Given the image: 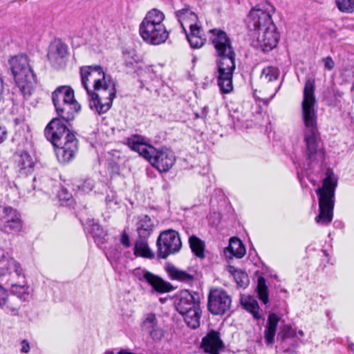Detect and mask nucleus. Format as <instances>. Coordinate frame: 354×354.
I'll list each match as a JSON object with an SVG mask.
<instances>
[{"mask_svg":"<svg viewBox=\"0 0 354 354\" xmlns=\"http://www.w3.org/2000/svg\"><path fill=\"white\" fill-rule=\"evenodd\" d=\"M315 89V80L307 79L304 88L301 116L304 124L303 133L306 156L310 163L323 161L325 157L317 127Z\"/></svg>","mask_w":354,"mask_h":354,"instance_id":"nucleus-1","label":"nucleus"},{"mask_svg":"<svg viewBox=\"0 0 354 354\" xmlns=\"http://www.w3.org/2000/svg\"><path fill=\"white\" fill-rule=\"evenodd\" d=\"M210 39L216 53L217 82L220 90L229 93L233 89L232 77L235 70V53L226 32L220 29L209 30Z\"/></svg>","mask_w":354,"mask_h":354,"instance_id":"nucleus-2","label":"nucleus"},{"mask_svg":"<svg viewBox=\"0 0 354 354\" xmlns=\"http://www.w3.org/2000/svg\"><path fill=\"white\" fill-rule=\"evenodd\" d=\"M44 133L54 146L59 162L64 164L74 158L77 150V140L59 118H53L46 126Z\"/></svg>","mask_w":354,"mask_h":354,"instance_id":"nucleus-3","label":"nucleus"},{"mask_svg":"<svg viewBox=\"0 0 354 354\" xmlns=\"http://www.w3.org/2000/svg\"><path fill=\"white\" fill-rule=\"evenodd\" d=\"M126 144L133 151L148 160L160 172L169 171L174 165L176 158L174 153L168 149L156 150L146 144V140L140 135L128 138Z\"/></svg>","mask_w":354,"mask_h":354,"instance_id":"nucleus-4","label":"nucleus"},{"mask_svg":"<svg viewBox=\"0 0 354 354\" xmlns=\"http://www.w3.org/2000/svg\"><path fill=\"white\" fill-rule=\"evenodd\" d=\"M90 76L93 79V89L96 92H90L93 102V106L98 114L105 113L112 106L115 97V89L114 86L111 88V81L106 80L105 73L100 66H90Z\"/></svg>","mask_w":354,"mask_h":354,"instance_id":"nucleus-5","label":"nucleus"},{"mask_svg":"<svg viewBox=\"0 0 354 354\" xmlns=\"http://www.w3.org/2000/svg\"><path fill=\"white\" fill-rule=\"evenodd\" d=\"M337 185V177L328 169L323 185L316 190L319 196V214L315 217L317 223L328 225L333 220L335 203V190Z\"/></svg>","mask_w":354,"mask_h":354,"instance_id":"nucleus-6","label":"nucleus"},{"mask_svg":"<svg viewBox=\"0 0 354 354\" xmlns=\"http://www.w3.org/2000/svg\"><path fill=\"white\" fill-rule=\"evenodd\" d=\"M165 14L158 9L149 11L140 25V34L145 41L153 45L164 43L169 37L163 21Z\"/></svg>","mask_w":354,"mask_h":354,"instance_id":"nucleus-7","label":"nucleus"},{"mask_svg":"<svg viewBox=\"0 0 354 354\" xmlns=\"http://www.w3.org/2000/svg\"><path fill=\"white\" fill-rule=\"evenodd\" d=\"M10 64L17 87L24 97L28 98L36 84V77L29 66L28 57L24 55L15 56L10 59Z\"/></svg>","mask_w":354,"mask_h":354,"instance_id":"nucleus-8","label":"nucleus"},{"mask_svg":"<svg viewBox=\"0 0 354 354\" xmlns=\"http://www.w3.org/2000/svg\"><path fill=\"white\" fill-rule=\"evenodd\" d=\"M158 255L162 259L178 252L182 246L179 234L174 230L160 232L157 241Z\"/></svg>","mask_w":354,"mask_h":354,"instance_id":"nucleus-9","label":"nucleus"},{"mask_svg":"<svg viewBox=\"0 0 354 354\" xmlns=\"http://www.w3.org/2000/svg\"><path fill=\"white\" fill-rule=\"evenodd\" d=\"M272 8L270 4H259L251 10L248 17V26L254 32L271 26H275L272 20L270 12Z\"/></svg>","mask_w":354,"mask_h":354,"instance_id":"nucleus-10","label":"nucleus"},{"mask_svg":"<svg viewBox=\"0 0 354 354\" xmlns=\"http://www.w3.org/2000/svg\"><path fill=\"white\" fill-rule=\"evenodd\" d=\"M232 304L230 296L221 288L210 290L208 296L207 307L213 315H223L230 310Z\"/></svg>","mask_w":354,"mask_h":354,"instance_id":"nucleus-11","label":"nucleus"},{"mask_svg":"<svg viewBox=\"0 0 354 354\" xmlns=\"http://www.w3.org/2000/svg\"><path fill=\"white\" fill-rule=\"evenodd\" d=\"M254 46L262 51H270L274 49L279 40V34L275 26L258 30L254 32Z\"/></svg>","mask_w":354,"mask_h":354,"instance_id":"nucleus-12","label":"nucleus"},{"mask_svg":"<svg viewBox=\"0 0 354 354\" xmlns=\"http://www.w3.org/2000/svg\"><path fill=\"white\" fill-rule=\"evenodd\" d=\"M199 306L200 295L197 292L183 290L175 297V306L180 314L185 313L187 310Z\"/></svg>","mask_w":354,"mask_h":354,"instance_id":"nucleus-13","label":"nucleus"},{"mask_svg":"<svg viewBox=\"0 0 354 354\" xmlns=\"http://www.w3.org/2000/svg\"><path fill=\"white\" fill-rule=\"evenodd\" d=\"M68 55L66 44L61 41H55L50 46L47 56L54 68H60L65 66Z\"/></svg>","mask_w":354,"mask_h":354,"instance_id":"nucleus-14","label":"nucleus"},{"mask_svg":"<svg viewBox=\"0 0 354 354\" xmlns=\"http://www.w3.org/2000/svg\"><path fill=\"white\" fill-rule=\"evenodd\" d=\"M142 332L148 334L154 341H160L164 336V330L154 313L146 315L141 324Z\"/></svg>","mask_w":354,"mask_h":354,"instance_id":"nucleus-15","label":"nucleus"},{"mask_svg":"<svg viewBox=\"0 0 354 354\" xmlns=\"http://www.w3.org/2000/svg\"><path fill=\"white\" fill-rule=\"evenodd\" d=\"M140 274L141 277H140L139 279L145 281L158 293L169 292L174 289L169 282L163 280L161 277L147 270H141Z\"/></svg>","mask_w":354,"mask_h":354,"instance_id":"nucleus-16","label":"nucleus"},{"mask_svg":"<svg viewBox=\"0 0 354 354\" xmlns=\"http://www.w3.org/2000/svg\"><path fill=\"white\" fill-rule=\"evenodd\" d=\"M74 90L70 86H59L52 93L54 107L75 100Z\"/></svg>","mask_w":354,"mask_h":354,"instance_id":"nucleus-17","label":"nucleus"},{"mask_svg":"<svg viewBox=\"0 0 354 354\" xmlns=\"http://www.w3.org/2000/svg\"><path fill=\"white\" fill-rule=\"evenodd\" d=\"M201 346L207 353L218 354L219 351L223 348V344L220 338L219 333L212 331L203 338Z\"/></svg>","mask_w":354,"mask_h":354,"instance_id":"nucleus-18","label":"nucleus"},{"mask_svg":"<svg viewBox=\"0 0 354 354\" xmlns=\"http://www.w3.org/2000/svg\"><path fill=\"white\" fill-rule=\"evenodd\" d=\"M176 16L180 23L184 32L187 28H190L200 24L198 15L189 8H185L176 12Z\"/></svg>","mask_w":354,"mask_h":354,"instance_id":"nucleus-19","label":"nucleus"},{"mask_svg":"<svg viewBox=\"0 0 354 354\" xmlns=\"http://www.w3.org/2000/svg\"><path fill=\"white\" fill-rule=\"evenodd\" d=\"M57 114L65 121H71L81 110V105L75 100L55 107Z\"/></svg>","mask_w":354,"mask_h":354,"instance_id":"nucleus-20","label":"nucleus"},{"mask_svg":"<svg viewBox=\"0 0 354 354\" xmlns=\"http://www.w3.org/2000/svg\"><path fill=\"white\" fill-rule=\"evenodd\" d=\"M189 32L186 30L185 35L192 48H199L202 47L205 41V38L201 24L189 28Z\"/></svg>","mask_w":354,"mask_h":354,"instance_id":"nucleus-21","label":"nucleus"},{"mask_svg":"<svg viewBox=\"0 0 354 354\" xmlns=\"http://www.w3.org/2000/svg\"><path fill=\"white\" fill-rule=\"evenodd\" d=\"M14 272L17 276H21L22 269L18 262L14 259L2 255L0 258V276L11 274Z\"/></svg>","mask_w":354,"mask_h":354,"instance_id":"nucleus-22","label":"nucleus"},{"mask_svg":"<svg viewBox=\"0 0 354 354\" xmlns=\"http://www.w3.org/2000/svg\"><path fill=\"white\" fill-rule=\"evenodd\" d=\"M155 230V225L152 219L147 215L138 217L136 231L138 237L149 239Z\"/></svg>","mask_w":354,"mask_h":354,"instance_id":"nucleus-23","label":"nucleus"},{"mask_svg":"<svg viewBox=\"0 0 354 354\" xmlns=\"http://www.w3.org/2000/svg\"><path fill=\"white\" fill-rule=\"evenodd\" d=\"M279 317L275 313H270L268 318V323L264 332L265 341L267 344H272L274 341L277 327Z\"/></svg>","mask_w":354,"mask_h":354,"instance_id":"nucleus-24","label":"nucleus"},{"mask_svg":"<svg viewBox=\"0 0 354 354\" xmlns=\"http://www.w3.org/2000/svg\"><path fill=\"white\" fill-rule=\"evenodd\" d=\"M201 313L202 310L199 306L188 310L185 313H181L180 315H183L184 321L189 327L196 329L200 326Z\"/></svg>","mask_w":354,"mask_h":354,"instance_id":"nucleus-25","label":"nucleus"},{"mask_svg":"<svg viewBox=\"0 0 354 354\" xmlns=\"http://www.w3.org/2000/svg\"><path fill=\"white\" fill-rule=\"evenodd\" d=\"M241 304L247 311L252 315L255 319L259 320L261 318L259 312V304L254 297L248 295H243L241 298Z\"/></svg>","mask_w":354,"mask_h":354,"instance_id":"nucleus-26","label":"nucleus"},{"mask_svg":"<svg viewBox=\"0 0 354 354\" xmlns=\"http://www.w3.org/2000/svg\"><path fill=\"white\" fill-rule=\"evenodd\" d=\"M165 269L172 280L189 282L193 279V276L184 270L177 268L171 263L165 266Z\"/></svg>","mask_w":354,"mask_h":354,"instance_id":"nucleus-27","label":"nucleus"},{"mask_svg":"<svg viewBox=\"0 0 354 354\" xmlns=\"http://www.w3.org/2000/svg\"><path fill=\"white\" fill-rule=\"evenodd\" d=\"M16 161L20 171H23L24 174L30 172L35 163V158L25 151L18 156Z\"/></svg>","mask_w":354,"mask_h":354,"instance_id":"nucleus-28","label":"nucleus"},{"mask_svg":"<svg viewBox=\"0 0 354 354\" xmlns=\"http://www.w3.org/2000/svg\"><path fill=\"white\" fill-rule=\"evenodd\" d=\"M148 239L138 237L135 243L134 254L145 258L152 259L154 257L153 252L149 248Z\"/></svg>","mask_w":354,"mask_h":354,"instance_id":"nucleus-29","label":"nucleus"},{"mask_svg":"<svg viewBox=\"0 0 354 354\" xmlns=\"http://www.w3.org/2000/svg\"><path fill=\"white\" fill-rule=\"evenodd\" d=\"M3 229L7 232L10 230L15 233L19 232L22 230V221L20 218V215L16 209H15V214H11L10 217L6 219Z\"/></svg>","mask_w":354,"mask_h":354,"instance_id":"nucleus-30","label":"nucleus"},{"mask_svg":"<svg viewBox=\"0 0 354 354\" xmlns=\"http://www.w3.org/2000/svg\"><path fill=\"white\" fill-rule=\"evenodd\" d=\"M225 252H230L232 256L236 258H242L246 252L245 248L242 241L235 237L230 239L229 246Z\"/></svg>","mask_w":354,"mask_h":354,"instance_id":"nucleus-31","label":"nucleus"},{"mask_svg":"<svg viewBox=\"0 0 354 354\" xmlns=\"http://www.w3.org/2000/svg\"><path fill=\"white\" fill-rule=\"evenodd\" d=\"M15 299L8 297V294L5 288L0 286V308L5 307L12 313H16L18 304H15Z\"/></svg>","mask_w":354,"mask_h":354,"instance_id":"nucleus-32","label":"nucleus"},{"mask_svg":"<svg viewBox=\"0 0 354 354\" xmlns=\"http://www.w3.org/2000/svg\"><path fill=\"white\" fill-rule=\"evenodd\" d=\"M189 242L192 251L194 254L199 258H203L205 256V244L203 241L195 236H192L189 237Z\"/></svg>","mask_w":354,"mask_h":354,"instance_id":"nucleus-33","label":"nucleus"},{"mask_svg":"<svg viewBox=\"0 0 354 354\" xmlns=\"http://www.w3.org/2000/svg\"><path fill=\"white\" fill-rule=\"evenodd\" d=\"M257 292L259 299L264 304H267L269 301L268 290L266 284V280L263 277H259L257 280Z\"/></svg>","mask_w":354,"mask_h":354,"instance_id":"nucleus-34","label":"nucleus"},{"mask_svg":"<svg viewBox=\"0 0 354 354\" xmlns=\"http://www.w3.org/2000/svg\"><path fill=\"white\" fill-rule=\"evenodd\" d=\"M279 71L277 68L268 66L263 68L261 74V80L263 82H271L278 79Z\"/></svg>","mask_w":354,"mask_h":354,"instance_id":"nucleus-35","label":"nucleus"},{"mask_svg":"<svg viewBox=\"0 0 354 354\" xmlns=\"http://www.w3.org/2000/svg\"><path fill=\"white\" fill-rule=\"evenodd\" d=\"M28 286L25 285L19 286L16 283L11 284V292L21 301L27 300L29 297Z\"/></svg>","mask_w":354,"mask_h":354,"instance_id":"nucleus-36","label":"nucleus"},{"mask_svg":"<svg viewBox=\"0 0 354 354\" xmlns=\"http://www.w3.org/2000/svg\"><path fill=\"white\" fill-rule=\"evenodd\" d=\"M230 272L233 275L237 285L240 287H245L248 283V277L245 272L236 270L234 267L230 266Z\"/></svg>","mask_w":354,"mask_h":354,"instance_id":"nucleus-37","label":"nucleus"},{"mask_svg":"<svg viewBox=\"0 0 354 354\" xmlns=\"http://www.w3.org/2000/svg\"><path fill=\"white\" fill-rule=\"evenodd\" d=\"M335 3L342 12L351 13L354 10V0H335Z\"/></svg>","mask_w":354,"mask_h":354,"instance_id":"nucleus-38","label":"nucleus"},{"mask_svg":"<svg viewBox=\"0 0 354 354\" xmlns=\"http://www.w3.org/2000/svg\"><path fill=\"white\" fill-rule=\"evenodd\" d=\"M91 230L93 237L96 242L98 241V240L104 239L106 236V234L98 224H93Z\"/></svg>","mask_w":354,"mask_h":354,"instance_id":"nucleus-39","label":"nucleus"},{"mask_svg":"<svg viewBox=\"0 0 354 354\" xmlns=\"http://www.w3.org/2000/svg\"><path fill=\"white\" fill-rule=\"evenodd\" d=\"M80 76L82 85L88 94V86L87 84L88 80V66H84L80 68Z\"/></svg>","mask_w":354,"mask_h":354,"instance_id":"nucleus-40","label":"nucleus"},{"mask_svg":"<svg viewBox=\"0 0 354 354\" xmlns=\"http://www.w3.org/2000/svg\"><path fill=\"white\" fill-rule=\"evenodd\" d=\"M11 214H15V209L0 205V221L8 218Z\"/></svg>","mask_w":354,"mask_h":354,"instance_id":"nucleus-41","label":"nucleus"},{"mask_svg":"<svg viewBox=\"0 0 354 354\" xmlns=\"http://www.w3.org/2000/svg\"><path fill=\"white\" fill-rule=\"evenodd\" d=\"M77 216L82 226H85L88 223V212L85 207L77 212Z\"/></svg>","mask_w":354,"mask_h":354,"instance_id":"nucleus-42","label":"nucleus"},{"mask_svg":"<svg viewBox=\"0 0 354 354\" xmlns=\"http://www.w3.org/2000/svg\"><path fill=\"white\" fill-rule=\"evenodd\" d=\"M322 62H324L325 68L329 71L332 70L335 66V62L330 57L324 58Z\"/></svg>","mask_w":354,"mask_h":354,"instance_id":"nucleus-43","label":"nucleus"},{"mask_svg":"<svg viewBox=\"0 0 354 354\" xmlns=\"http://www.w3.org/2000/svg\"><path fill=\"white\" fill-rule=\"evenodd\" d=\"M8 137V131L6 127L0 122V144L3 143Z\"/></svg>","mask_w":354,"mask_h":354,"instance_id":"nucleus-44","label":"nucleus"},{"mask_svg":"<svg viewBox=\"0 0 354 354\" xmlns=\"http://www.w3.org/2000/svg\"><path fill=\"white\" fill-rule=\"evenodd\" d=\"M120 242L125 248H129L131 246L129 236L125 232H124L121 236Z\"/></svg>","mask_w":354,"mask_h":354,"instance_id":"nucleus-45","label":"nucleus"},{"mask_svg":"<svg viewBox=\"0 0 354 354\" xmlns=\"http://www.w3.org/2000/svg\"><path fill=\"white\" fill-rule=\"evenodd\" d=\"M75 186L77 187V192L80 194L82 192L86 193L87 189L88 188L86 180L84 181V183L78 182Z\"/></svg>","mask_w":354,"mask_h":354,"instance_id":"nucleus-46","label":"nucleus"},{"mask_svg":"<svg viewBox=\"0 0 354 354\" xmlns=\"http://www.w3.org/2000/svg\"><path fill=\"white\" fill-rule=\"evenodd\" d=\"M295 335V331L291 328L290 326H286L284 328V334L283 339L294 337Z\"/></svg>","mask_w":354,"mask_h":354,"instance_id":"nucleus-47","label":"nucleus"},{"mask_svg":"<svg viewBox=\"0 0 354 354\" xmlns=\"http://www.w3.org/2000/svg\"><path fill=\"white\" fill-rule=\"evenodd\" d=\"M21 352L24 353H28L30 351V344L28 342L26 339H24L21 342Z\"/></svg>","mask_w":354,"mask_h":354,"instance_id":"nucleus-48","label":"nucleus"},{"mask_svg":"<svg viewBox=\"0 0 354 354\" xmlns=\"http://www.w3.org/2000/svg\"><path fill=\"white\" fill-rule=\"evenodd\" d=\"M109 153L113 156L114 161L120 158V152L118 151L113 150Z\"/></svg>","mask_w":354,"mask_h":354,"instance_id":"nucleus-49","label":"nucleus"},{"mask_svg":"<svg viewBox=\"0 0 354 354\" xmlns=\"http://www.w3.org/2000/svg\"><path fill=\"white\" fill-rule=\"evenodd\" d=\"M66 194V195L63 196V198L65 200H68L70 198V196H69V194H68L66 193V189H63L62 190V192L59 194V196L61 198V197H62V194Z\"/></svg>","mask_w":354,"mask_h":354,"instance_id":"nucleus-50","label":"nucleus"},{"mask_svg":"<svg viewBox=\"0 0 354 354\" xmlns=\"http://www.w3.org/2000/svg\"><path fill=\"white\" fill-rule=\"evenodd\" d=\"M348 347L354 353V344L353 342L348 344Z\"/></svg>","mask_w":354,"mask_h":354,"instance_id":"nucleus-51","label":"nucleus"},{"mask_svg":"<svg viewBox=\"0 0 354 354\" xmlns=\"http://www.w3.org/2000/svg\"><path fill=\"white\" fill-rule=\"evenodd\" d=\"M298 334H299V335H301V336H303V335H304V331H303V330H299L298 331Z\"/></svg>","mask_w":354,"mask_h":354,"instance_id":"nucleus-52","label":"nucleus"},{"mask_svg":"<svg viewBox=\"0 0 354 354\" xmlns=\"http://www.w3.org/2000/svg\"><path fill=\"white\" fill-rule=\"evenodd\" d=\"M279 86H277V87L275 88V92H274V94L272 95V97L273 96H274L275 93L278 91V90H279Z\"/></svg>","mask_w":354,"mask_h":354,"instance_id":"nucleus-53","label":"nucleus"}]
</instances>
